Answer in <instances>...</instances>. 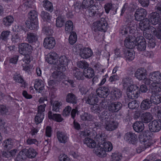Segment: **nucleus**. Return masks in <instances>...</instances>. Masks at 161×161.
<instances>
[{
  "label": "nucleus",
  "instance_id": "680f3d73",
  "mask_svg": "<svg viewBox=\"0 0 161 161\" xmlns=\"http://www.w3.org/2000/svg\"><path fill=\"white\" fill-rule=\"evenodd\" d=\"M153 26H149L147 30L150 32H151L152 34L155 35L158 29L161 27L160 25H153Z\"/></svg>",
  "mask_w": 161,
  "mask_h": 161
},
{
  "label": "nucleus",
  "instance_id": "5fc2aeb1",
  "mask_svg": "<svg viewBox=\"0 0 161 161\" xmlns=\"http://www.w3.org/2000/svg\"><path fill=\"white\" fill-rule=\"evenodd\" d=\"M59 64L61 65H67L69 60L65 55L61 56L59 58L58 60Z\"/></svg>",
  "mask_w": 161,
  "mask_h": 161
},
{
  "label": "nucleus",
  "instance_id": "4d7b16f0",
  "mask_svg": "<svg viewBox=\"0 0 161 161\" xmlns=\"http://www.w3.org/2000/svg\"><path fill=\"white\" fill-rule=\"evenodd\" d=\"M102 108L98 104H94L91 108V111L94 114H98L101 111Z\"/></svg>",
  "mask_w": 161,
  "mask_h": 161
},
{
  "label": "nucleus",
  "instance_id": "3c124183",
  "mask_svg": "<svg viewBox=\"0 0 161 161\" xmlns=\"http://www.w3.org/2000/svg\"><path fill=\"white\" fill-rule=\"evenodd\" d=\"M26 157L25 148L19 152L16 157V160L17 161H22L26 158Z\"/></svg>",
  "mask_w": 161,
  "mask_h": 161
},
{
  "label": "nucleus",
  "instance_id": "cd10ccee",
  "mask_svg": "<svg viewBox=\"0 0 161 161\" xmlns=\"http://www.w3.org/2000/svg\"><path fill=\"white\" fill-rule=\"evenodd\" d=\"M133 83L132 79L130 77L126 76L122 79V84L124 88H127Z\"/></svg>",
  "mask_w": 161,
  "mask_h": 161
},
{
  "label": "nucleus",
  "instance_id": "f3484780",
  "mask_svg": "<svg viewBox=\"0 0 161 161\" xmlns=\"http://www.w3.org/2000/svg\"><path fill=\"white\" fill-rule=\"evenodd\" d=\"M57 136L59 142L61 143H65L69 140L67 134L63 132L58 131L57 132Z\"/></svg>",
  "mask_w": 161,
  "mask_h": 161
},
{
  "label": "nucleus",
  "instance_id": "6e6d98bb",
  "mask_svg": "<svg viewBox=\"0 0 161 161\" xmlns=\"http://www.w3.org/2000/svg\"><path fill=\"white\" fill-rule=\"evenodd\" d=\"M44 114L37 113L35 116V120L36 125L41 123L44 118Z\"/></svg>",
  "mask_w": 161,
  "mask_h": 161
},
{
  "label": "nucleus",
  "instance_id": "09e8293b",
  "mask_svg": "<svg viewBox=\"0 0 161 161\" xmlns=\"http://www.w3.org/2000/svg\"><path fill=\"white\" fill-rule=\"evenodd\" d=\"M102 147L104 148L105 152H110L113 149L112 143L106 140L104 143L102 144Z\"/></svg>",
  "mask_w": 161,
  "mask_h": 161
},
{
  "label": "nucleus",
  "instance_id": "774afa93",
  "mask_svg": "<svg viewBox=\"0 0 161 161\" xmlns=\"http://www.w3.org/2000/svg\"><path fill=\"white\" fill-rule=\"evenodd\" d=\"M111 157L113 161H119L122 157L121 153L117 152L112 153Z\"/></svg>",
  "mask_w": 161,
  "mask_h": 161
},
{
  "label": "nucleus",
  "instance_id": "49530a36",
  "mask_svg": "<svg viewBox=\"0 0 161 161\" xmlns=\"http://www.w3.org/2000/svg\"><path fill=\"white\" fill-rule=\"evenodd\" d=\"M73 28V24L71 20L67 21L65 24V31L66 33H71Z\"/></svg>",
  "mask_w": 161,
  "mask_h": 161
},
{
  "label": "nucleus",
  "instance_id": "393cba45",
  "mask_svg": "<svg viewBox=\"0 0 161 161\" xmlns=\"http://www.w3.org/2000/svg\"><path fill=\"white\" fill-rule=\"evenodd\" d=\"M141 118L142 122L147 123L152 119L153 117L151 113L149 112H146L142 114Z\"/></svg>",
  "mask_w": 161,
  "mask_h": 161
},
{
  "label": "nucleus",
  "instance_id": "a211bd4d",
  "mask_svg": "<svg viewBox=\"0 0 161 161\" xmlns=\"http://www.w3.org/2000/svg\"><path fill=\"white\" fill-rule=\"evenodd\" d=\"M149 78L152 81H155L157 83L161 82V73L158 71L150 74Z\"/></svg>",
  "mask_w": 161,
  "mask_h": 161
},
{
  "label": "nucleus",
  "instance_id": "aec40b11",
  "mask_svg": "<svg viewBox=\"0 0 161 161\" xmlns=\"http://www.w3.org/2000/svg\"><path fill=\"white\" fill-rule=\"evenodd\" d=\"M140 21L139 28L142 31L147 30L149 26L150 22L149 19L147 18H145Z\"/></svg>",
  "mask_w": 161,
  "mask_h": 161
},
{
  "label": "nucleus",
  "instance_id": "79ce46f5",
  "mask_svg": "<svg viewBox=\"0 0 161 161\" xmlns=\"http://www.w3.org/2000/svg\"><path fill=\"white\" fill-rule=\"evenodd\" d=\"M104 134H97L95 136V139L99 145H101L106 140L105 137H104Z\"/></svg>",
  "mask_w": 161,
  "mask_h": 161
},
{
  "label": "nucleus",
  "instance_id": "5701e85b",
  "mask_svg": "<svg viewBox=\"0 0 161 161\" xmlns=\"http://www.w3.org/2000/svg\"><path fill=\"white\" fill-rule=\"evenodd\" d=\"M25 24L27 27L30 30H36L38 29V21L27 20Z\"/></svg>",
  "mask_w": 161,
  "mask_h": 161
},
{
  "label": "nucleus",
  "instance_id": "7c9ffc66",
  "mask_svg": "<svg viewBox=\"0 0 161 161\" xmlns=\"http://www.w3.org/2000/svg\"><path fill=\"white\" fill-rule=\"evenodd\" d=\"M88 14L89 16L95 18L100 17L102 14L97 9L95 10L93 9H89L88 11Z\"/></svg>",
  "mask_w": 161,
  "mask_h": 161
},
{
  "label": "nucleus",
  "instance_id": "e2e57ef3",
  "mask_svg": "<svg viewBox=\"0 0 161 161\" xmlns=\"http://www.w3.org/2000/svg\"><path fill=\"white\" fill-rule=\"evenodd\" d=\"M62 104V103L61 102L58 101H55L52 105L53 111L56 112L58 111L59 108Z\"/></svg>",
  "mask_w": 161,
  "mask_h": 161
},
{
  "label": "nucleus",
  "instance_id": "0eeeda50",
  "mask_svg": "<svg viewBox=\"0 0 161 161\" xmlns=\"http://www.w3.org/2000/svg\"><path fill=\"white\" fill-rule=\"evenodd\" d=\"M148 127L151 132H158L161 128V122L159 120H154L149 123Z\"/></svg>",
  "mask_w": 161,
  "mask_h": 161
},
{
  "label": "nucleus",
  "instance_id": "052dcab7",
  "mask_svg": "<svg viewBox=\"0 0 161 161\" xmlns=\"http://www.w3.org/2000/svg\"><path fill=\"white\" fill-rule=\"evenodd\" d=\"M150 87L152 90L151 92H153V91L154 92H160L161 88L158 86V85L159 83H157L155 81H152Z\"/></svg>",
  "mask_w": 161,
  "mask_h": 161
},
{
  "label": "nucleus",
  "instance_id": "7ed1b4c3",
  "mask_svg": "<svg viewBox=\"0 0 161 161\" xmlns=\"http://www.w3.org/2000/svg\"><path fill=\"white\" fill-rule=\"evenodd\" d=\"M149 20L153 25L161 26V19L159 14L156 12H153L149 16Z\"/></svg>",
  "mask_w": 161,
  "mask_h": 161
},
{
  "label": "nucleus",
  "instance_id": "f704fd0d",
  "mask_svg": "<svg viewBox=\"0 0 161 161\" xmlns=\"http://www.w3.org/2000/svg\"><path fill=\"white\" fill-rule=\"evenodd\" d=\"M126 25L127 30H129V32L130 34H133L135 32V25L134 22L133 20H128L127 22Z\"/></svg>",
  "mask_w": 161,
  "mask_h": 161
},
{
  "label": "nucleus",
  "instance_id": "a878e982",
  "mask_svg": "<svg viewBox=\"0 0 161 161\" xmlns=\"http://www.w3.org/2000/svg\"><path fill=\"white\" fill-rule=\"evenodd\" d=\"M94 151L95 153L99 157H104L106 156L105 149L101 145L96 147Z\"/></svg>",
  "mask_w": 161,
  "mask_h": 161
},
{
  "label": "nucleus",
  "instance_id": "0e129e2a",
  "mask_svg": "<svg viewBox=\"0 0 161 161\" xmlns=\"http://www.w3.org/2000/svg\"><path fill=\"white\" fill-rule=\"evenodd\" d=\"M10 31H3L1 34L0 39H1L3 41H7L8 39Z\"/></svg>",
  "mask_w": 161,
  "mask_h": 161
},
{
  "label": "nucleus",
  "instance_id": "72a5a7b5",
  "mask_svg": "<svg viewBox=\"0 0 161 161\" xmlns=\"http://www.w3.org/2000/svg\"><path fill=\"white\" fill-rule=\"evenodd\" d=\"M83 142L86 146L90 148H93L96 146V143L95 141L92 139L86 137L83 140Z\"/></svg>",
  "mask_w": 161,
  "mask_h": 161
},
{
  "label": "nucleus",
  "instance_id": "39448f33",
  "mask_svg": "<svg viewBox=\"0 0 161 161\" xmlns=\"http://www.w3.org/2000/svg\"><path fill=\"white\" fill-rule=\"evenodd\" d=\"M124 139L127 142L132 144H135L137 142L136 135L131 132L126 133L124 135Z\"/></svg>",
  "mask_w": 161,
  "mask_h": 161
},
{
  "label": "nucleus",
  "instance_id": "c9c22d12",
  "mask_svg": "<svg viewBox=\"0 0 161 161\" xmlns=\"http://www.w3.org/2000/svg\"><path fill=\"white\" fill-rule=\"evenodd\" d=\"M51 24L50 23H47V25L44 24V26L42 28V31L44 32L45 34L48 36L52 35L53 32L51 27Z\"/></svg>",
  "mask_w": 161,
  "mask_h": 161
},
{
  "label": "nucleus",
  "instance_id": "4c0bfd02",
  "mask_svg": "<svg viewBox=\"0 0 161 161\" xmlns=\"http://www.w3.org/2000/svg\"><path fill=\"white\" fill-rule=\"evenodd\" d=\"M13 78L14 80L16 82L20 83L23 85H25V82L20 74L16 73L14 75Z\"/></svg>",
  "mask_w": 161,
  "mask_h": 161
},
{
  "label": "nucleus",
  "instance_id": "ddd939ff",
  "mask_svg": "<svg viewBox=\"0 0 161 161\" xmlns=\"http://www.w3.org/2000/svg\"><path fill=\"white\" fill-rule=\"evenodd\" d=\"M93 54L92 50L90 48L84 47L80 53V57L84 59L91 57Z\"/></svg>",
  "mask_w": 161,
  "mask_h": 161
},
{
  "label": "nucleus",
  "instance_id": "864d4df0",
  "mask_svg": "<svg viewBox=\"0 0 161 161\" xmlns=\"http://www.w3.org/2000/svg\"><path fill=\"white\" fill-rule=\"evenodd\" d=\"M94 3V0H84L81 4V7L86 9L92 5Z\"/></svg>",
  "mask_w": 161,
  "mask_h": 161
},
{
  "label": "nucleus",
  "instance_id": "20e7f679",
  "mask_svg": "<svg viewBox=\"0 0 161 161\" xmlns=\"http://www.w3.org/2000/svg\"><path fill=\"white\" fill-rule=\"evenodd\" d=\"M136 46L139 51H143L146 49V43L145 39L142 36H138L136 39Z\"/></svg>",
  "mask_w": 161,
  "mask_h": 161
},
{
  "label": "nucleus",
  "instance_id": "c756f323",
  "mask_svg": "<svg viewBox=\"0 0 161 161\" xmlns=\"http://www.w3.org/2000/svg\"><path fill=\"white\" fill-rule=\"evenodd\" d=\"M25 152L27 157L31 158H34L37 154L35 150L32 148H25Z\"/></svg>",
  "mask_w": 161,
  "mask_h": 161
},
{
  "label": "nucleus",
  "instance_id": "9d476101",
  "mask_svg": "<svg viewBox=\"0 0 161 161\" xmlns=\"http://www.w3.org/2000/svg\"><path fill=\"white\" fill-rule=\"evenodd\" d=\"M96 92L99 97L105 98L109 94L110 91L108 87L103 86L97 89Z\"/></svg>",
  "mask_w": 161,
  "mask_h": 161
},
{
  "label": "nucleus",
  "instance_id": "473e14b6",
  "mask_svg": "<svg viewBox=\"0 0 161 161\" xmlns=\"http://www.w3.org/2000/svg\"><path fill=\"white\" fill-rule=\"evenodd\" d=\"M80 118L83 121H91L93 119L94 117L89 113L84 112L80 115Z\"/></svg>",
  "mask_w": 161,
  "mask_h": 161
},
{
  "label": "nucleus",
  "instance_id": "ea45409f",
  "mask_svg": "<svg viewBox=\"0 0 161 161\" xmlns=\"http://www.w3.org/2000/svg\"><path fill=\"white\" fill-rule=\"evenodd\" d=\"M53 78L56 80L57 81H61L64 78L63 73L58 71L54 72L52 75Z\"/></svg>",
  "mask_w": 161,
  "mask_h": 161
},
{
  "label": "nucleus",
  "instance_id": "412c9836",
  "mask_svg": "<svg viewBox=\"0 0 161 161\" xmlns=\"http://www.w3.org/2000/svg\"><path fill=\"white\" fill-rule=\"evenodd\" d=\"M66 100L67 102L75 105L78 101L77 97L72 93H69L66 96Z\"/></svg>",
  "mask_w": 161,
  "mask_h": 161
},
{
  "label": "nucleus",
  "instance_id": "f03ea898",
  "mask_svg": "<svg viewBox=\"0 0 161 161\" xmlns=\"http://www.w3.org/2000/svg\"><path fill=\"white\" fill-rule=\"evenodd\" d=\"M32 46L27 43H22L19 46V51L23 55L30 54L32 51Z\"/></svg>",
  "mask_w": 161,
  "mask_h": 161
},
{
  "label": "nucleus",
  "instance_id": "8fccbe9b",
  "mask_svg": "<svg viewBox=\"0 0 161 161\" xmlns=\"http://www.w3.org/2000/svg\"><path fill=\"white\" fill-rule=\"evenodd\" d=\"M140 93L139 89L138 88L136 91H133L131 93H127V96L129 98L134 99L138 97Z\"/></svg>",
  "mask_w": 161,
  "mask_h": 161
},
{
  "label": "nucleus",
  "instance_id": "f8f14e48",
  "mask_svg": "<svg viewBox=\"0 0 161 161\" xmlns=\"http://www.w3.org/2000/svg\"><path fill=\"white\" fill-rule=\"evenodd\" d=\"M152 95L150 97V100L152 103L154 104H158L161 102V92H152Z\"/></svg>",
  "mask_w": 161,
  "mask_h": 161
},
{
  "label": "nucleus",
  "instance_id": "bb28decb",
  "mask_svg": "<svg viewBox=\"0 0 161 161\" xmlns=\"http://www.w3.org/2000/svg\"><path fill=\"white\" fill-rule=\"evenodd\" d=\"M74 76L78 80H82L84 79L83 73L81 72L79 69L75 68L73 70Z\"/></svg>",
  "mask_w": 161,
  "mask_h": 161
},
{
  "label": "nucleus",
  "instance_id": "bf43d9fd",
  "mask_svg": "<svg viewBox=\"0 0 161 161\" xmlns=\"http://www.w3.org/2000/svg\"><path fill=\"white\" fill-rule=\"evenodd\" d=\"M64 22V19L62 16L58 17L56 19V25L57 27H61L63 26Z\"/></svg>",
  "mask_w": 161,
  "mask_h": 161
},
{
  "label": "nucleus",
  "instance_id": "de8ad7c7",
  "mask_svg": "<svg viewBox=\"0 0 161 161\" xmlns=\"http://www.w3.org/2000/svg\"><path fill=\"white\" fill-rule=\"evenodd\" d=\"M43 7L45 9L48 11L52 12L53 9L52 3L50 2L45 0L43 1Z\"/></svg>",
  "mask_w": 161,
  "mask_h": 161
},
{
  "label": "nucleus",
  "instance_id": "423d86ee",
  "mask_svg": "<svg viewBox=\"0 0 161 161\" xmlns=\"http://www.w3.org/2000/svg\"><path fill=\"white\" fill-rule=\"evenodd\" d=\"M56 44L55 40L53 37H47L44 39L43 46L46 49H53Z\"/></svg>",
  "mask_w": 161,
  "mask_h": 161
},
{
  "label": "nucleus",
  "instance_id": "a19ab883",
  "mask_svg": "<svg viewBox=\"0 0 161 161\" xmlns=\"http://www.w3.org/2000/svg\"><path fill=\"white\" fill-rule=\"evenodd\" d=\"M3 145L5 149L9 150L13 148L14 142L12 139H8L4 141Z\"/></svg>",
  "mask_w": 161,
  "mask_h": 161
},
{
  "label": "nucleus",
  "instance_id": "e433bc0d",
  "mask_svg": "<svg viewBox=\"0 0 161 161\" xmlns=\"http://www.w3.org/2000/svg\"><path fill=\"white\" fill-rule=\"evenodd\" d=\"M152 103L150 100L147 99L143 100L141 105V107L143 110H146L150 108Z\"/></svg>",
  "mask_w": 161,
  "mask_h": 161
},
{
  "label": "nucleus",
  "instance_id": "1a4fd4ad",
  "mask_svg": "<svg viewBox=\"0 0 161 161\" xmlns=\"http://www.w3.org/2000/svg\"><path fill=\"white\" fill-rule=\"evenodd\" d=\"M147 14V12L145 9L142 8H138L135 14V19L136 21H140L144 19Z\"/></svg>",
  "mask_w": 161,
  "mask_h": 161
},
{
  "label": "nucleus",
  "instance_id": "6e6552de",
  "mask_svg": "<svg viewBox=\"0 0 161 161\" xmlns=\"http://www.w3.org/2000/svg\"><path fill=\"white\" fill-rule=\"evenodd\" d=\"M122 105V103L119 102H112L108 106V111L112 113L117 112L121 109Z\"/></svg>",
  "mask_w": 161,
  "mask_h": 161
},
{
  "label": "nucleus",
  "instance_id": "c85d7f7f",
  "mask_svg": "<svg viewBox=\"0 0 161 161\" xmlns=\"http://www.w3.org/2000/svg\"><path fill=\"white\" fill-rule=\"evenodd\" d=\"M48 117L49 119H53L58 122H61L63 120L60 114H53L52 112L49 111L48 113Z\"/></svg>",
  "mask_w": 161,
  "mask_h": 161
},
{
  "label": "nucleus",
  "instance_id": "338daca9",
  "mask_svg": "<svg viewBox=\"0 0 161 161\" xmlns=\"http://www.w3.org/2000/svg\"><path fill=\"white\" fill-rule=\"evenodd\" d=\"M77 66L82 69H86V68H88L89 64L87 63L85 60L80 61H79L77 63Z\"/></svg>",
  "mask_w": 161,
  "mask_h": 161
},
{
  "label": "nucleus",
  "instance_id": "c03bdc74",
  "mask_svg": "<svg viewBox=\"0 0 161 161\" xmlns=\"http://www.w3.org/2000/svg\"><path fill=\"white\" fill-rule=\"evenodd\" d=\"M110 94L112 97L117 99L121 97L122 92L119 89L114 88L111 92Z\"/></svg>",
  "mask_w": 161,
  "mask_h": 161
},
{
  "label": "nucleus",
  "instance_id": "4be33fe9",
  "mask_svg": "<svg viewBox=\"0 0 161 161\" xmlns=\"http://www.w3.org/2000/svg\"><path fill=\"white\" fill-rule=\"evenodd\" d=\"M122 52L124 54L123 57L125 58L127 60L130 61L134 58L135 55L132 52L130 51L128 49H123Z\"/></svg>",
  "mask_w": 161,
  "mask_h": 161
},
{
  "label": "nucleus",
  "instance_id": "6ab92c4d",
  "mask_svg": "<svg viewBox=\"0 0 161 161\" xmlns=\"http://www.w3.org/2000/svg\"><path fill=\"white\" fill-rule=\"evenodd\" d=\"M34 87L36 90L39 93H41L44 89V83L41 80L36 79L35 80Z\"/></svg>",
  "mask_w": 161,
  "mask_h": 161
},
{
  "label": "nucleus",
  "instance_id": "69168bd1",
  "mask_svg": "<svg viewBox=\"0 0 161 161\" xmlns=\"http://www.w3.org/2000/svg\"><path fill=\"white\" fill-rule=\"evenodd\" d=\"M8 114H9V112L8 108L3 105H0V115H3Z\"/></svg>",
  "mask_w": 161,
  "mask_h": 161
},
{
  "label": "nucleus",
  "instance_id": "2eb2a0df",
  "mask_svg": "<svg viewBox=\"0 0 161 161\" xmlns=\"http://www.w3.org/2000/svg\"><path fill=\"white\" fill-rule=\"evenodd\" d=\"M58 57L57 54L55 52H51L47 55L46 60L50 64H55Z\"/></svg>",
  "mask_w": 161,
  "mask_h": 161
},
{
  "label": "nucleus",
  "instance_id": "f257e3e1",
  "mask_svg": "<svg viewBox=\"0 0 161 161\" xmlns=\"http://www.w3.org/2000/svg\"><path fill=\"white\" fill-rule=\"evenodd\" d=\"M94 31L105 32L108 27V24L105 18H102L93 24Z\"/></svg>",
  "mask_w": 161,
  "mask_h": 161
},
{
  "label": "nucleus",
  "instance_id": "b1692460",
  "mask_svg": "<svg viewBox=\"0 0 161 161\" xmlns=\"http://www.w3.org/2000/svg\"><path fill=\"white\" fill-rule=\"evenodd\" d=\"M133 127L135 131L140 132L143 130L144 125L142 121H136L133 124Z\"/></svg>",
  "mask_w": 161,
  "mask_h": 161
},
{
  "label": "nucleus",
  "instance_id": "58836bf2",
  "mask_svg": "<svg viewBox=\"0 0 161 161\" xmlns=\"http://www.w3.org/2000/svg\"><path fill=\"white\" fill-rule=\"evenodd\" d=\"M26 39L29 43L35 42L37 39L36 35L35 33L28 32L27 34Z\"/></svg>",
  "mask_w": 161,
  "mask_h": 161
},
{
  "label": "nucleus",
  "instance_id": "9b49d317",
  "mask_svg": "<svg viewBox=\"0 0 161 161\" xmlns=\"http://www.w3.org/2000/svg\"><path fill=\"white\" fill-rule=\"evenodd\" d=\"M135 76L139 80H142L146 78L147 71L144 68L138 69L135 73Z\"/></svg>",
  "mask_w": 161,
  "mask_h": 161
},
{
  "label": "nucleus",
  "instance_id": "13d9d810",
  "mask_svg": "<svg viewBox=\"0 0 161 161\" xmlns=\"http://www.w3.org/2000/svg\"><path fill=\"white\" fill-rule=\"evenodd\" d=\"M41 16L42 19L44 20H46L47 21L50 20L52 18V16L50 15L49 13L45 11L42 12ZM47 21H45V23H47Z\"/></svg>",
  "mask_w": 161,
  "mask_h": 161
},
{
  "label": "nucleus",
  "instance_id": "a18cd8bd",
  "mask_svg": "<svg viewBox=\"0 0 161 161\" xmlns=\"http://www.w3.org/2000/svg\"><path fill=\"white\" fill-rule=\"evenodd\" d=\"M28 16L30 21H38L37 13L35 10L31 11L28 13Z\"/></svg>",
  "mask_w": 161,
  "mask_h": 161
},
{
  "label": "nucleus",
  "instance_id": "4468645a",
  "mask_svg": "<svg viewBox=\"0 0 161 161\" xmlns=\"http://www.w3.org/2000/svg\"><path fill=\"white\" fill-rule=\"evenodd\" d=\"M118 125V123L117 121L110 120L105 123V128L108 131H112L116 129Z\"/></svg>",
  "mask_w": 161,
  "mask_h": 161
},
{
  "label": "nucleus",
  "instance_id": "dca6fc26",
  "mask_svg": "<svg viewBox=\"0 0 161 161\" xmlns=\"http://www.w3.org/2000/svg\"><path fill=\"white\" fill-rule=\"evenodd\" d=\"M136 39H132L131 36L126 37L124 41V45L127 48L132 49L136 46Z\"/></svg>",
  "mask_w": 161,
  "mask_h": 161
},
{
  "label": "nucleus",
  "instance_id": "37998d69",
  "mask_svg": "<svg viewBox=\"0 0 161 161\" xmlns=\"http://www.w3.org/2000/svg\"><path fill=\"white\" fill-rule=\"evenodd\" d=\"M17 151V150L14 149L9 151H3L2 152V156L7 158L13 157L15 155Z\"/></svg>",
  "mask_w": 161,
  "mask_h": 161
},
{
  "label": "nucleus",
  "instance_id": "2f4dec72",
  "mask_svg": "<svg viewBox=\"0 0 161 161\" xmlns=\"http://www.w3.org/2000/svg\"><path fill=\"white\" fill-rule=\"evenodd\" d=\"M83 75L86 78H91L94 75V70L91 68L88 67L84 70Z\"/></svg>",
  "mask_w": 161,
  "mask_h": 161
},
{
  "label": "nucleus",
  "instance_id": "603ef678",
  "mask_svg": "<svg viewBox=\"0 0 161 161\" xmlns=\"http://www.w3.org/2000/svg\"><path fill=\"white\" fill-rule=\"evenodd\" d=\"M77 40V36L76 33L75 32H72L69 37V43L71 45H73L75 43Z\"/></svg>",
  "mask_w": 161,
  "mask_h": 161
}]
</instances>
